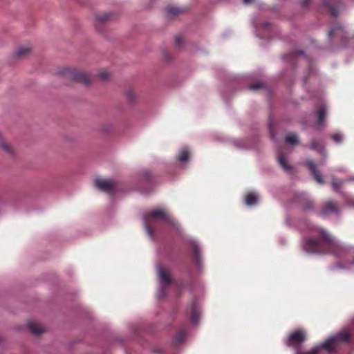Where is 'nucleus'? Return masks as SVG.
<instances>
[{
  "label": "nucleus",
  "instance_id": "f257e3e1",
  "mask_svg": "<svg viewBox=\"0 0 354 354\" xmlns=\"http://www.w3.org/2000/svg\"><path fill=\"white\" fill-rule=\"evenodd\" d=\"M304 250L310 253L316 254H330L336 257H342L345 249L323 229H317L313 234L304 240Z\"/></svg>",
  "mask_w": 354,
  "mask_h": 354
},
{
  "label": "nucleus",
  "instance_id": "f03ea898",
  "mask_svg": "<svg viewBox=\"0 0 354 354\" xmlns=\"http://www.w3.org/2000/svg\"><path fill=\"white\" fill-rule=\"evenodd\" d=\"M351 341L354 342V320L351 331L347 329L343 330L319 345L314 347L310 351L303 352L300 350H297L296 354H319L321 349H325L328 352L332 353L336 351L339 344L342 342H351Z\"/></svg>",
  "mask_w": 354,
  "mask_h": 354
},
{
  "label": "nucleus",
  "instance_id": "7ed1b4c3",
  "mask_svg": "<svg viewBox=\"0 0 354 354\" xmlns=\"http://www.w3.org/2000/svg\"><path fill=\"white\" fill-rule=\"evenodd\" d=\"M158 220H163L171 225H175V220L163 209H158L147 213L144 216V225L151 237L154 234L153 225Z\"/></svg>",
  "mask_w": 354,
  "mask_h": 354
},
{
  "label": "nucleus",
  "instance_id": "20e7f679",
  "mask_svg": "<svg viewBox=\"0 0 354 354\" xmlns=\"http://www.w3.org/2000/svg\"><path fill=\"white\" fill-rule=\"evenodd\" d=\"M306 339V333L302 329L290 333L285 339V344L289 347L298 348Z\"/></svg>",
  "mask_w": 354,
  "mask_h": 354
},
{
  "label": "nucleus",
  "instance_id": "39448f33",
  "mask_svg": "<svg viewBox=\"0 0 354 354\" xmlns=\"http://www.w3.org/2000/svg\"><path fill=\"white\" fill-rule=\"evenodd\" d=\"M63 73L66 77L85 85H88L91 82L90 77L86 73L75 68H66Z\"/></svg>",
  "mask_w": 354,
  "mask_h": 354
},
{
  "label": "nucleus",
  "instance_id": "423d86ee",
  "mask_svg": "<svg viewBox=\"0 0 354 354\" xmlns=\"http://www.w3.org/2000/svg\"><path fill=\"white\" fill-rule=\"evenodd\" d=\"M95 186L101 191L111 193L116 189V183L111 180L97 179Z\"/></svg>",
  "mask_w": 354,
  "mask_h": 354
},
{
  "label": "nucleus",
  "instance_id": "0eeeda50",
  "mask_svg": "<svg viewBox=\"0 0 354 354\" xmlns=\"http://www.w3.org/2000/svg\"><path fill=\"white\" fill-rule=\"evenodd\" d=\"M339 207L336 201H328L325 202L321 209V214L323 216H328L333 213H338Z\"/></svg>",
  "mask_w": 354,
  "mask_h": 354
},
{
  "label": "nucleus",
  "instance_id": "6e6552de",
  "mask_svg": "<svg viewBox=\"0 0 354 354\" xmlns=\"http://www.w3.org/2000/svg\"><path fill=\"white\" fill-rule=\"evenodd\" d=\"M295 202L301 205L302 208L306 210L313 209V203L308 196L304 193H299L295 196Z\"/></svg>",
  "mask_w": 354,
  "mask_h": 354
},
{
  "label": "nucleus",
  "instance_id": "1a4fd4ad",
  "mask_svg": "<svg viewBox=\"0 0 354 354\" xmlns=\"http://www.w3.org/2000/svg\"><path fill=\"white\" fill-rule=\"evenodd\" d=\"M322 4L323 6L329 10L333 17H337L342 3L339 0H335V1H332L331 0H324Z\"/></svg>",
  "mask_w": 354,
  "mask_h": 354
},
{
  "label": "nucleus",
  "instance_id": "9d476101",
  "mask_svg": "<svg viewBox=\"0 0 354 354\" xmlns=\"http://www.w3.org/2000/svg\"><path fill=\"white\" fill-rule=\"evenodd\" d=\"M158 274L163 286H169L171 279L168 272L161 266H158Z\"/></svg>",
  "mask_w": 354,
  "mask_h": 354
},
{
  "label": "nucleus",
  "instance_id": "9b49d317",
  "mask_svg": "<svg viewBox=\"0 0 354 354\" xmlns=\"http://www.w3.org/2000/svg\"><path fill=\"white\" fill-rule=\"evenodd\" d=\"M306 165L309 169V170L311 171L315 179L320 184L324 183V180L322 178L321 174L319 171L317 170L315 164L313 161L308 160L306 162Z\"/></svg>",
  "mask_w": 354,
  "mask_h": 354
},
{
  "label": "nucleus",
  "instance_id": "f8f14e48",
  "mask_svg": "<svg viewBox=\"0 0 354 354\" xmlns=\"http://www.w3.org/2000/svg\"><path fill=\"white\" fill-rule=\"evenodd\" d=\"M199 308L196 304V301H194L190 307L189 309V314H190V318L191 321L194 324H197L199 319Z\"/></svg>",
  "mask_w": 354,
  "mask_h": 354
},
{
  "label": "nucleus",
  "instance_id": "ddd939ff",
  "mask_svg": "<svg viewBox=\"0 0 354 354\" xmlns=\"http://www.w3.org/2000/svg\"><path fill=\"white\" fill-rule=\"evenodd\" d=\"M28 324L29 329L35 335H40L44 332V328L35 321H29Z\"/></svg>",
  "mask_w": 354,
  "mask_h": 354
},
{
  "label": "nucleus",
  "instance_id": "4468645a",
  "mask_svg": "<svg viewBox=\"0 0 354 354\" xmlns=\"http://www.w3.org/2000/svg\"><path fill=\"white\" fill-rule=\"evenodd\" d=\"M326 107L325 105H322L318 110L316 111V115L317 118V123L318 125H322L323 121L326 116Z\"/></svg>",
  "mask_w": 354,
  "mask_h": 354
},
{
  "label": "nucleus",
  "instance_id": "2eb2a0df",
  "mask_svg": "<svg viewBox=\"0 0 354 354\" xmlns=\"http://www.w3.org/2000/svg\"><path fill=\"white\" fill-rule=\"evenodd\" d=\"M31 52V48L28 46L20 47L15 53V56L17 58H24L28 55Z\"/></svg>",
  "mask_w": 354,
  "mask_h": 354
},
{
  "label": "nucleus",
  "instance_id": "dca6fc26",
  "mask_svg": "<svg viewBox=\"0 0 354 354\" xmlns=\"http://www.w3.org/2000/svg\"><path fill=\"white\" fill-rule=\"evenodd\" d=\"M278 162L285 171H291L292 167L288 164L286 158L281 151H279L278 153Z\"/></svg>",
  "mask_w": 354,
  "mask_h": 354
},
{
  "label": "nucleus",
  "instance_id": "f3484780",
  "mask_svg": "<svg viewBox=\"0 0 354 354\" xmlns=\"http://www.w3.org/2000/svg\"><path fill=\"white\" fill-rule=\"evenodd\" d=\"M335 35H339L342 39L346 38V32L340 26L333 28L328 32L329 37H332Z\"/></svg>",
  "mask_w": 354,
  "mask_h": 354
},
{
  "label": "nucleus",
  "instance_id": "a211bd4d",
  "mask_svg": "<svg viewBox=\"0 0 354 354\" xmlns=\"http://www.w3.org/2000/svg\"><path fill=\"white\" fill-rule=\"evenodd\" d=\"M0 147L8 153L12 154L13 149L12 147L6 142L3 138L0 135Z\"/></svg>",
  "mask_w": 354,
  "mask_h": 354
},
{
  "label": "nucleus",
  "instance_id": "6ab92c4d",
  "mask_svg": "<svg viewBox=\"0 0 354 354\" xmlns=\"http://www.w3.org/2000/svg\"><path fill=\"white\" fill-rule=\"evenodd\" d=\"M186 336V331L185 329H180L179 330L175 337H174V342L176 344H180L184 341Z\"/></svg>",
  "mask_w": 354,
  "mask_h": 354
},
{
  "label": "nucleus",
  "instance_id": "aec40b11",
  "mask_svg": "<svg viewBox=\"0 0 354 354\" xmlns=\"http://www.w3.org/2000/svg\"><path fill=\"white\" fill-rule=\"evenodd\" d=\"M111 17V13H109V12H104V13H101V14H98L97 15H96V20L99 22V23H105L106 21H108L110 18Z\"/></svg>",
  "mask_w": 354,
  "mask_h": 354
},
{
  "label": "nucleus",
  "instance_id": "412c9836",
  "mask_svg": "<svg viewBox=\"0 0 354 354\" xmlns=\"http://www.w3.org/2000/svg\"><path fill=\"white\" fill-rule=\"evenodd\" d=\"M258 197L254 193H249L245 196V203L248 205H252L257 202Z\"/></svg>",
  "mask_w": 354,
  "mask_h": 354
},
{
  "label": "nucleus",
  "instance_id": "4be33fe9",
  "mask_svg": "<svg viewBox=\"0 0 354 354\" xmlns=\"http://www.w3.org/2000/svg\"><path fill=\"white\" fill-rule=\"evenodd\" d=\"M188 159L189 151L185 149L180 150V151L179 152V155L178 156V160L180 162H186L188 160Z\"/></svg>",
  "mask_w": 354,
  "mask_h": 354
},
{
  "label": "nucleus",
  "instance_id": "5701e85b",
  "mask_svg": "<svg viewBox=\"0 0 354 354\" xmlns=\"http://www.w3.org/2000/svg\"><path fill=\"white\" fill-rule=\"evenodd\" d=\"M98 76L100 80L106 81L110 79V77H111V74L107 70L103 69L99 73Z\"/></svg>",
  "mask_w": 354,
  "mask_h": 354
},
{
  "label": "nucleus",
  "instance_id": "b1692460",
  "mask_svg": "<svg viewBox=\"0 0 354 354\" xmlns=\"http://www.w3.org/2000/svg\"><path fill=\"white\" fill-rule=\"evenodd\" d=\"M165 10L171 16H175L181 12L180 8L173 6H167Z\"/></svg>",
  "mask_w": 354,
  "mask_h": 354
},
{
  "label": "nucleus",
  "instance_id": "393cba45",
  "mask_svg": "<svg viewBox=\"0 0 354 354\" xmlns=\"http://www.w3.org/2000/svg\"><path fill=\"white\" fill-rule=\"evenodd\" d=\"M297 136L296 134L290 133L286 136V142L291 145H295L297 143Z\"/></svg>",
  "mask_w": 354,
  "mask_h": 354
},
{
  "label": "nucleus",
  "instance_id": "a878e982",
  "mask_svg": "<svg viewBox=\"0 0 354 354\" xmlns=\"http://www.w3.org/2000/svg\"><path fill=\"white\" fill-rule=\"evenodd\" d=\"M192 252L194 260L196 262H199L201 259L200 249L196 245H193Z\"/></svg>",
  "mask_w": 354,
  "mask_h": 354
},
{
  "label": "nucleus",
  "instance_id": "bb28decb",
  "mask_svg": "<svg viewBox=\"0 0 354 354\" xmlns=\"http://www.w3.org/2000/svg\"><path fill=\"white\" fill-rule=\"evenodd\" d=\"M331 184L334 190L338 192L342 185V181L339 179H333Z\"/></svg>",
  "mask_w": 354,
  "mask_h": 354
},
{
  "label": "nucleus",
  "instance_id": "cd10ccee",
  "mask_svg": "<svg viewBox=\"0 0 354 354\" xmlns=\"http://www.w3.org/2000/svg\"><path fill=\"white\" fill-rule=\"evenodd\" d=\"M264 86V83L263 82H258L255 84H252L250 85L249 88L250 90L257 91Z\"/></svg>",
  "mask_w": 354,
  "mask_h": 354
},
{
  "label": "nucleus",
  "instance_id": "c85d7f7f",
  "mask_svg": "<svg viewBox=\"0 0 354 354\" xmlns=\"http://www.w3.org/2000/svg\"><path fill=\"white\" fill-rule=\"evenodd\" d=\"M310 148L317 151H320L322 149L321 146L315 140H312Z\"/></svg>",
  "mask_w": 354,
  "mask_h": 354
},
{
  "label": "nucleus",
  "instance_id": "c756f323",
  "mask_svg": "<svg viewBox=\"0 0 354 354\" xmlns=\"http://www.w3.org/2000/svg\"><path fill=\"white\" fill-rule=\"evenodd\" d=\"M127 96L130 101H133L136 99V94L132 90L127 91Z\"/></svg>",
  "mask_w": 354,
  "mask_h": 354
},
{
  "label": "nucleus",
  "instance_id": "7c9ffc66",
  "mask_svg": "<svg viewBox=\"0 0 354 354\" xmlns=\"http://www.w3.org/2000/svg\"><path fill=\"white\" fill-rule=\"evenodd\" d=\"M332 138L337 143H339L342 140V136L339 133H335V134H333L332 136Z\"/></svg>",
  "mask_w": 354,
  "mask_h": 354
},
{
  "label": "nucleus",
  "instance_id": "2f4dec72",
  "mask_svg": "<svg viewBox=\"0 0 354 354\" xmlns=\"http://www.w3.org/2000/svg\"><path fill=\"white\" fill-rule=\"evenodd\" d=\"M182 42H183V38L180 36H176L175 37L176 45L180 46Z\"/></svg>",
  "mask_w": 354,
  "mask_h": 354
},
{
  "label": "nucleus",
  "instance_id": "473e14b6",
  "mask_svg": "<svg viewBox=\"0 0 354 354\" xmlns=\"http://www.w3.org/2000/svg\"><path fill=\"white\" fill-rule=\"evenodd\" d=\"M310 0H303L301 2V5L303 7H307Z\"/></svg>",
  "mask_w": 354,
  "mask_h": 354
},
{
  "label": "nucleus",
  "instance_id": "72a5a7b5",
  "mask_svg": "<svg viewBox=\"0 0 354 354\" xmlns=\"http://www.w3.org/2000/svg\"><path fill=\"white\" fill-rule=\"evenodd\" d=\"M262 25L264 28H268L271 24L268 22H264L262 24Z\"/></svg>",
  "mask_w": 354,
  "mask_h": 354
},
{
  "label": "nucleus",
  "instance_id": "f704fd0d",
  "mask_svg": "<svg viewBox=\"0 0 354 354\" xmlns=\"http://www.w3.org/2000/svg\"><path fill=\"white\" fill-rule=\"evenodd\" d=\"M145 176H146V177H147V178L150 177V173H149V172H148V171H146V172H145Z\"/></svg>",
  "mask_w": 354,
  "mask_h": 354
},
{
  "label": "nucleus",
  "instance_id": "c9c22d12",
  "mask_svg": "<svg viewBox=\"0 0 354 354\" xmlns=\"http://www.w3.org/2000/svg\"><path fill=\"white\" fill-rule=\"evenodd\" d=\"M296 53L299 54V55H303L304 52L302 50H299V51H297Z\"/></svg>",
  "mask_w": 354,
  "mask_h": 354
},
{
  "label": "nucleus",
  "instance_id": "e433bc0d",
  "mask_svg": "<svg viewBox=\"0 0 354 354\" xmlns=\"http://www.w3.org/2000/svg\"><path fill=\"white\" fill-rule=\"evenodd\" d=\"M243 1L245 3L248 4V3H250L252 1V0H243Z\"/></svg>",
  "mask_w": 354,
  "mask_h": 354
},
{
  "label": "nucleus",
  "instance_id": "4c0bfd02",
  "mask_svg": "<svg viewBox=\"0 0 354 354\" xmlns=\"http://www.w3.org/2000/svg\"><path fill=\"white\" fill-rule=\"evenodd\" d=\"M270 134H271V136L273 137V134H272V130L270 131Z\"/></svg>",
  "mask_w": 354,
  "mask_h": 354
}]
</instances>
